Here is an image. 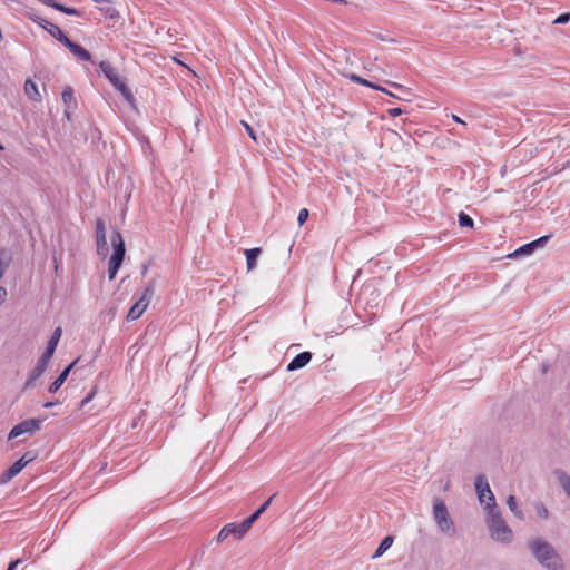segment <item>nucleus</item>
Masks as SVG:
<instances>
[{
    "mask_svg": "<svg viewBox=\"0 0 570 570\" xmlns=\"http://www.w3.org/2000/svg\"><path fill=\"white\" fill-rule=\"evenodd\" d=\"M57 404H58V401H49V402H46V403L43 404V407H45V409H50V407H52V406H55V405H57Z\"/></svg>",
    "mask_w": 570,
    "mask_h": 570,
    "instance_id": "nucleus-49",
    "label": "nucleus"
},
{
    "mask_svg": "<svg viewBox=\"0 0 570 570\" xmlns=\"http://www.w3.org/2000/svg\"><path fill=\"white\" fill-rule=\"evenodd\" d=\"M61 98H62V101L66 106H69V104L72 101L73 99V90L71 87H66L62 91V95H61Z\"/></svg>",
    "mask_w": 570,
    "mask_h": 570,
    "instance_id": "nucleus-30",
    "label": "nucleus"
},
{
    "mask_svg": "<svg viewBox=\"0 0 570 570\" xmlns=\"http://www.w3.org/2000/svg\"><path fill=\"white\" fill-rule=\"evenodd\" d=\"M366 83L367 85H364L365 87H370V88H373L375 90L385 92L386 95H389V96H391L393 98H396V99L407 100V98L399 97V96L394 95L393 92L389 91L387 89H385V88H383V87H381V86H379V85H376V83H374V82H372V81H370L367 79H366Z\"/></svg>",
    "mask_w": 570,
    "mask_h": 570,
    "instance_id": "nucleus-27",
    "label": "nucleus"
},
{
    "mask_svg": "<svg viewBox=\"0 0 570 570\" xmlns=\"http://www.w3.org/2000/svg\"><path fill=\"white\" fill-rule=\"evenodd\" d=\"M96 245L98 255L106 256L109 250L107 240L104 243V245L100 242H96Z\"/></svg>",
    "mask_w": 570,
    "mask_h": 570,
    "instance_id": "nucleus-36",
    "label": "nucleus"
},
{
    "mask_svg": "<svg viewBox=\"0 0 570 570\" xmlns=\"http://www.w3.org/2000/svg\"><path fill=\"white\" fill-rule=\"evenodd\" d=\"M0 150H3V146L0 144Z\"/></svg>",
    "mask_w": 570,
    "mask_h": 570,
    "instance_id": "nucleus-56",
    "label": "nucleus"
},
{
    "mask_svg": "<svg viewBox=\"0 0 570 570\" xmlns=\"http://www.w3.org/2000/svg\"><path fill=\"white\" fill-rule=\"evenodd\" d=\"M225 530H228V537L233 535L235 539H242L247 532V528H243L242 523H228L224 525Z\"/></svg>",
    "mask_w": 570,
    "mask_h": 570,
    "instance_id": "nucleus-18",
    "label": "nucleus"
},
{
    "mask_svg": "<svg viewBox=\"0 0 570 570\" xmlns=\"http://www.w3.org/2000/svg\"><path fill=\"white\" fill-rule=\"evenodd\" d=\"M459 224L461 227H471L472 228L474 222L468 214H465L464 212H460Z\"/></svg>",
    "mask_w": 570,
    "mask_h": 570,
    "instance_id": "nucleus-28",
    "label": "nucleus"
},
{
    "mask_svg": "<svg viewBox=\"0 0 570 570\" xmlns=\"http://www.w3.org/2000/svg\"><path fill=\"white\" fill-rule=\"evenodd\" d=\"M96 242H100L102 245L107 240L105 222L101 218L96 220Z\"/></svg>",
    "mask_w": 570,
    "mask_h": 570,
    "instance_id": "nucleus-24",
    "label": "nucleus"
},
{
    "mask_svg": "<svg viewBox=\"0 0 570 570\" xmlns=\"http://www.w3.org/2000/svg\"><path fill=\"white\" fill-rule=\"evenodd\" d=\"M227 538H228V530H225L223 527L222 530L219 531L218 535L216 537V542L220 543L224 540H226Z\"/></svg>",
    "mask_w": 570,
    "mask_h": 570,
    "instance_id": "nucleus-41",
    "label": "nucleus"
},
{
    "mask_svg": "<svg viewBox=\"0 0 570 570\" xmlns=\"http://www.w3.org/2000/svg\"><path fill=\"white\" fill-rule=\"evenodd\" d=\"M551 237V235H544L535 240L524 244L510 254L509 257L517 258L520 256L531 255L535 249L543 247Z\"/></svg>",
    "mask_w": 570,
    "mask_h": 570,
    "instance_id": "nucleus-8",
    "label": "nucleus"
},
{
    "mask_svg": "<svg viewBox=\"0 0 570 570\" xmlns=\"http://www.w3.org/2000/svg\"><path fill=\"white\" fill-rule=\"evenodd\" d=\"M57 345L58 344L53 343V341H48L46 350L42 354L46 356L52 357V355L55 354V351L57 348Z\"/></svg>",
    "mask_w": 570,
    "mask_h": 570,
    "instance_id": "nucleus-32",
    "label": "nucleus"
},
{
    "mask_svg": "<svg viewBox=\"0 0 570 570\" xmlns=\"http://www.w3.org/2000/svg\"><path fill=\"white\" fill-rule=\"evenodd\" d=\"M386 83L390 85L392 88L404 90V87L400 83L392 82V81H386Z\"/></svg>",
    "mask_w": 570,
    "mask_h": 570,
    "instance_id": "nucleus-48",
    "label": "nucleus"
},
{
    "mask_svg": "<svg viewBox=\"0 0 570 570\" xmlns=\"http://www.w3.org/2000/svg\"><path fill=\"white\" fill-rule=\"evenodd\" d=\"M433 518L442 533L448 537H453L455 534L456 529L454 522L450 517L446 504L440 498L433 499Z\"/></svg>",
    "mask_w": 570,
    "mask_h": 570,
    "instance_id": "nucleus-4",
    "label": "nucleus"
},
{
    "mask_svg": "<svg viewBox=\"0 0 570 570\" xmlns=\"http://www.w3.org/2000/svg\"><path fill=\"white\" fill-rule=\"evenodd\" d=\"M534 510H535V513L537 515L542 519V520H547L549 519V510L548 508L546 507V504L542 502V501H537L534 504Z\"/></svg>",
    "mask_w": 570,
    "mask_h": 570,
    "instance_id": "nucleus-25",
    "label": "nucleus"
},
{
    "mask_svg": "<svg viewBox=\"0 0 570 570\" xmlns=\"http://www.w3.org/2000/svg\"><path fill=\"white\" fill-rule=\"evenodd\" d=\"M528 547L534 559L548 570H566L561 556L554 547L543 539H534L528 542Z\"/></svg>",
    "mask_w": 570,
    "mask_h": 570,
    "instance_id": "nucleus-1",
    "label": "nucleus"
},
{
    "mask_svg": "<svg viewBox=\"0 0 570 570\" xmlns=\"http://www.w3.org/2000/svg\"><path fill=\"white\" fill-rule=\"evenodd\" d=\"M24 468L21 460H17L9 469L0 474V484H4L18 475Z\"/></svg>",
    "mask_w": 570,
    "mask_h": 570,
    "instance_id": "nucleus-14",
    "label": "nucleus"
},
{
    "mask_svg": "<svg viewBox=\"0 0 570 570\" xmlns=\"http://www.w3.org/2000/svg\"><path fill=\"white\" fill-rule=\"evenodd\" d=\"M66 48L70 50L79 60L81 61H90L91 53L86 50L82 46L77 42L71 41L69 38L63 43Z\"/></svg>",
    "mask_w": 570,
    "mask_h": 570,
    "instance_id": "nucleus-11",
    "label": "nucleus"
},
{
    "mask_svg": "<svg viewBox=\"0 0 570 570\" xmlns=\"http://www.w3.org/2000/svg\"><path fill=\"white\" fill-rule=\"evenodd\" d=\"M116 89L122 95V97L128 102H132L135 100L134 95H132L130 88L126 85V82L119 83V87Z\"/></svg>",
    "mask_w": 570,
    "mask_h": 570,
    "instance_id": "nucleus-26",
    "label": "nucleus"
},
{
    "mask_svg": "<svg viewBox=\"0 0 570 570\" xmlns=\"http://www.w3.org/2000/svg\"><path fill=\"white\" fill-rule=\"evenodd\" d=\"M570 21V12L561 13L559 17L556 18L553 23L556 24H564Z\"/></svg>",
    "mask_w": 570,
    "mask_h": 570,
    "instance_id": "nucleus-35",
    "label": "nucleus"
},
{
    "mask_svg": "<svg viewBox=\"0 0 570 570\" xmlns=\"http://www.w3.org/2000/svg\"><path fill=\"white\" fill-rule=\"evenodd\" d=\"M350 79H351L353 82L358 83V85H362V86L367 85V83H366V79H364V78H362V77H360V76H357V75H354V73H352V75L350 76Z\"/></svg>",
    "mask_w": 570,
    "mask_h": 570,
    "instance_id": "nucleus-42",
    "label": "nucleus"
},
{
    "mask_svg": "<svg viewBox=\"0 0 570 570\" xmlns=\"http://www.w3.org/2000/svg\"><path fill=\"white\" fill-rule=\"evenodd\" d=\"M114 253L108 262V278L112 281L122 265L126 254L125 240L119 230L115 229L110 237Z\"/></svg>",
    "mask_w": 570,
    "mask_h": 570,
    "instance_id": "nucleus-3",
    "label": "nucleus"
},
{
    "mask_svg": "<svg viewBox=\"0 0 570 570\" xmlns=\"http://www.w3.org/2000/svg\"><path fill=\"white\" fill-rule=\"evenodd\" d=\"M452 119L458 122V124H461L463 126H465V121H463L460 117H458L456 115H452Z\"/></svg>",
    "mask_w": 570,
    "mask_h": 570,
    "instance_id": "nucleus-50",
    "label": "nucleus"
},
{
    "mask_svg": "<svg viewBox=\"0 0 570 570\" xmlns=\"http://www.w3.org/2000/svg\"><path fill=\"white\" fill-rule=\"evenodd\" d=\"M154 292L155 282L150 281L145 287L142 296L128 311V314L126 316L128 321H135L141 316V314L146 311L147 306L149 305Z\"/></svg>",
    "mask_w": 570,
    "mask_h": 570,
    "instance_id": "nucleus-5",
    "label": "nucleus"
},
{
    "mask_svg": "<svg viewBox=\"0 0 570 570\" xmlns=\"http://www.w3.org/2000/svg\"><path fill=\"white\" fill-rule=\"evenodd\" d=\"M65 116L67 117V119H69V120H70V112H69V110H68V109H66V110H65Z\"/></svg>",
    "mask_w": 570,
    "mask_h": 570,
    "instance_id": "nucleus-53",
    "label": "nucleus"
},
{
    "mask_svg": "<svg viewBox=\"0 0 570 570\" xmlns=\"http://www.w3.org/2000/svg\"><path fill=\"white\" fill-rule=\"evenodd\" d=\"M308 216H309L308 209H306V208L301 209L298 213V216H297L298 225L299 226L304 225V223L307 220Z\"/></svg>",
    "mask_w": 570,
    "mask_h": 570,
    "instance_id": "nucleus-34",
    "label": "nucleus"
},
{
    "mask_svg": "<svg viewBox=\"0 0 570 570\" xmlns=\"http://www.w3.org/2000/svg\"><path fill=\"white\" fill-rule=\"evenodd\" d=\"M553 474L557 478V480H558L560 487L562 488V490L570 498V475L566 471H563L561 469H556L553 471Z\"/></svg>",
    "mask_w": 570,
    "mask_h": 570,
    "instance_id": "nucleus-16",
    "label": "nucleus"
},
{
    "mask_svg": "<svg viewBox=\"0 0 570 570\" xmlns=\"http://www.w3.org/2000/svg\"><path fill=\"white\" fill-rule=\"evenodd\" d=\"M38 1L47 7L53 8L56 10L63 12L66 14H69V16H77V17L82 16V12L80 10H78L73 7H67V6L58 2L57 0H38Z\"/></svg>",
    "mask_w": 570,
    "mask_h": 570,
    "instance_id": "nucleus-12",
    "label": "nucleus"
},
{
    "mask_svg": "<svg viewBox=\"0 0 570 570\" xmlns=\"http://www.w3.org/2000/svg\"><path fill=\"white\" fill-rule=\"evenodd\" d=\"M507 504L515 518H518L519 520L524 519L523 511L519 508L517 498L514 495L511 494L508 497Z\"/></svg>",
    "mask_w": 570,
    "mask_h": 570,
    "instance_id": "nucleus-22",
    "label": "nucleus"
},
{
    "mask_svg": "<svg viewBox=\"0 0 570 570\" xmlns=\"http://www.w3.org/2000/svg\"><path fill=\"white\" fill-rule=\"evenodd\" d=\"M35 22H37L40 27H42L45 29V27H48V23H50L49 21H47L46 19L43 18H40V17H36L32 19Z\"/></svg>",
    "mask_w": 570,
    "mask_h": 570,
    "instance_id": "nucleus-44",
    "label": "nucleus"
},
{
    "mask_svg": "<svg viewBox=\"0 0 570 570\" xmlns=\"http://www.w3.org/2000/svg\"><path fill=\"white\" fill-rule=\"evenodd\" d=\"M78 361L79 358H76L62 370V372L57 376V379L50 384L48 389L50 393H56L61 387V385L66 382L70 371L73 368Z\"/></svg>",
    "mask_w": 570,
    "mask_h": 570,
    "instance_id": "nucleus-13",
    "label": "nucleus"
},
{
    "mask_svg": "<svg viewBox=\"0 0 570 570\" xmlns=\"http://www.w3.org/2000/svg\"><path fill=\"white\" fill-rule=\"evenodd\" d=\"M61 334H62L61 327L55 328L49 341H53V343L58 344L60 341Z\"/></svg>",
    "mask_w": 570,
    "mask_h": 570,
    "instance_id": "nucleus-38",
    "label": "nucleus"
},
{
    "mask_svg": "<svg viewBox=\"0 0 570 570\" xmlns=\"http://www.w3.org/2000/svg\"><path fill=\"white\" fill-rule=\"evenodd\" d=\"M24 94L32 101L41 100V95L38 90V87L31 79H27L24 82Z\"/></svg>",
    "mask_w": 570,
    "mask_h": 570,
    "instance_id": "nucleus-17",
    "label": "nucleus"
},
{
    "mask_svg": "<svg viewBox=\"0 0 570 570\" xmlns=\"http://www.w3.org/2000/svg\"><path fill=\"white\" fill-rule=\"evenodd\" d=\"M92 1L100 4L98 7V9L106 18L117 19L119 17L118 10L111 6L110 0H92Z\"/></svg>",
    "mask_w": 570,
    "mask_h": 570,
    "instance_id": "nucleus-15",
    "label": "nucleus"
},
{
    "mask_svg": "<svg viewBox=\"0 0 570 570\" xmlns=\"http://www.w3.org/2000/svg\"><path fill=\"white\" fill-rule=\"evenodd\" d=\"M50 360H51V357L41 354V356L38 358L36 365L39 366L40 368H42L43 371H46Z\"/></svg>",
    "mask_w": 570,
    "mask_h": 570,
    "instance_id": "nucleus-33",
    "label": "nucleus"
},
{
    "mask_svg": "<svg viewBox=\"0 0 570 570\" xmlns=\"http://www.w3.org/2000/svg\"><path fill=\"white\" fill-rule=\"evenodd\" d=\"M262 514L258 513V511L256 510L255 512H253L248 518H246L244 521H243V528H247V530H249L252 528V525L258 520V518L261 517Z\"/></svg>",
    "mask_w": 570,
    "mask_h": 570,
    "instance_id": "nucleus-29",
    "label": "nucleus"
},
{
    "mask_svg": "<svg viewBox=\"0 0 570 570\" xmlns=\"http://www.w3.org/2000/svg\"><path fill=\"white\" fill-rule=\"evenodd\" d=\"M146 272H147V266H144L142 274H145Z\"/></svg>",
    "mask_w": 570,
    "mask_h": 570,
    "instance_id": "nucleus-55",
    "label": "nucleus"
},
{
    "mask_svg": "<svg viewBox=\"0 0 570 570\" xmlns=\"http://www.w3.org/2000/svg\"><path fill=\"white\" fill-rule=\"evenodd\" d=\"M22 562L21 559H16L13 561H11L7 568V570H16V568L18 567V564H20Z\"/></svg>",
    "mask_w": 570,
    "mask_h": 570,
    "instance_id": "nucleus-47",
    "label": "nucleus"
},
{
    "mask_svg": "<svg viewBox=\"0 0 570 570\" xmlns=\"http://www.w3.org/2000/svg\"><path fill=\"white\" fill-rule=\"evenodd\" d=\"M99 68L104 76L109 80V82L115 87L118 88L119 83H124L125 81L121 79V77L118 75L117 70L111 66L110 62L104 60L99 63Z\"/></svg>",
    "mask_w": 570,
    "mask_h": 570,
    "instance_id": "nucleus-9",
    "label": "nucleus"
},
{
    "mask_svg": "<svg viewBox=\"0 0 570 570\" xmlns=\"http://www.w3.org/2000/svg\"><path fill=\"white\" fill-rule=\"evenodd\" d=\"M3 274H4L3 269L0 268V279L2 278Z\"/></svg>",
    "mask_w": 570,
    "mask_h": 570,
    "instance_id": "nucleus-54",
    "label": "nucleus"
},
{
    "mask_svg": "<svg viewBox=\"0 0 570 570\" xmlns=\"http://www.w3.org/2000/svg\"><path fill=\"white\" fill-rule=\"evenodd\" d=\"M7 266H8V263H4L3 259L0 257V268H2L4 271Z\"/></svg>",
    "mask_w": 570,
    "mask_h": 570,
    "instance_id": "nucleus-52",
    "label": "nucleus"
},
{
    "mask_svg": "<svg viewBox=\"0 0 570 570\" xmlns=\"http://www.w3.org/2000/svg\"><path fill=\"white\" fill-rule=\"evenodd\" d=\"M484 510L487 511L485 523L490 537L498 542L510 543L513 539V532L502 518L497 502L487 503Z\"/></svg>",
    "mask_w": 570,
    "mask_h": 570,
    "instance_id": "nucleus-2",
    "label": "nucleus"
},
{
    "mask_svg": "<svg viewBox=\"0 0 570 570\" xmlns=\"http://www.w3.org/2000/svg\"><path fill=\"white\" fill-rule=\"evenodd\" d=\"M276 494H273L271 495L258 509V513L263 514L267 508L269 507L271 502L273 501V499L275 498Z\"/></svg>",
    "mask_w": 570,
    "mask_h": 570,
    "instance_id": "nucleus-40",
    "label": "nucleus"
},
{
    "mask_svg": "<svg viewBox=\"0 0 570 570\" xmlns=\"http://www.w3.org/2000/svg\"><path fill=\"white\" fill-rule=\"evenodd\" d=\"M548 371H549V365H548L547 363H543V364L541 365V372H542V374L548 373Z\"/></svg>",
    "mask_w": 570,
    "mask_h": 570,
    "instance_id": "nucleus-51",
    "label": "nucleus"
},
{
    "mask_svg": "<svg viewBox=\"0 0 570 570\" xmlns=\"http://www.w3.org/2000/svg\"><path fill=\"white\" fill-rule=\"evenodd\" d=\"M8 292L6 287L0 286V305L6 301Z\"/></svg>",
    "mask_w": 570,
    "mask_h": 570,
    "instance_id": "nucleus-46",
    "label": "nucleus"
},
{
    "mask_svg": "<svg viewBox=\"0 0 570 570\" xmlns=\"http://www.w3.org/2000/svg\"><path fill=\"white\" fill-rule=\"evenodd\" d=\"M474 488L478 494V499L481 504L495 502L494 494L492 493L489 482L484 474H479L475 478Z\"/></svg>",
    "mask_w": 570,
    "mask_h": 570,
    "instance_id": "nucleus-7",
    "label": "nucleus"
},
{
    "mask_svg": "<svg viewBox=\"0 0 570 570\" xmlns=\"http://www.w3.org/2000/svg\"><path fill=\"white\" fill-rule=\"evenodd\" d=\"M262 249L259 247L250 248L245 250L247 269L252 271L256 266L257 257L261 255Z\"/></svg>",
    "mask_w": 570,
    "mask_h": 570,
    "instance_id": "nucleus-19",
    "label": "nucleus"
},
{
    "mask_svg": "<svg viewBox=\"0 0 570 570\" xmlns=\"http://www.w3.org/2000/svg\"><path fill=\"white\" fill-rule=\"evenodd\" d=\"M45 30L55 39H57L62 45L66 42L68 37L61 31V29L55 23H48V27H45Z\"/></svg>",
    "mask_w": 570,
    "mask_h": 570,
    "instance_id": "nucleus-20",
    "label": "nucleus"
},
{
    "mask_svg": "<svg viewBox=\"0 0 570 570\" xmlns=\"http://www.w3.org/2000/svg\"><path fill=\"white\" fill-rule=\"evenodd\" d=\"M242 125L244 126V128L246 129L247 134L249 135V137L254 140V141H257V137H256V134L253 129V127H250L246 121H242Z\"/></svg>",
    "mask_w": 570,
    "mask_h": 570,
    "instance_id": "nucleus-39",
    "label": "nucleus"
},
{
    "mask_svg": "<svg viewBox=\"0 0 570 570\" xmlns=\"http://www.w3.org/2000/svg\"><path fill=\"white\" fill-rule=\"evenodd\" d=\"M37 458L36 451H27L19 460L23 463L24 466L32 462Z\"/></svg>",
    "mask_w": 570,
    "mask_h": 570,
    "instance_id": "nucleus-31",
    "label": "nucleus"
},
{
    "mask_svg": "<svg viewBox=\"0 0 570 570\" xmlns=\"http://www.w3.org/2000/svg\"><path fill=\"white\" fill-rule=\"evenodd\" d=\"M35 22H37L40 27H42L45 29V27H48V23H50L49 21H47L46 19L43 18H40V17H36L32 19Z\"/></svg>",
    "mask_w": 570,
    "mask_h": 570,
    "instance_id": "nucleus-45",
    "label": "nucleus"
},
{
    "mask_svg": "<svg viewBox=\"0 0 570 570\" xmlns=\"http://www.w3.org/2000/svg\"><path fill=\"white\" fill-rule=\"evenodd\" d=\"M387 114L391 116V117H397V116H401L404 114V110L396 107V108H390L387 110Z\"/></svg>",
    "mask_w": 570,
    "mask_h": 570,
    "instance_id": "nucleus-43",
    "label": "nucleus"
},
{
    "mask_svg": "<svg viewBox=\"0 0 570 570\" xmlns=\"http://www.w3.org/2000/svg\"><path fill=\"white\" fill-rule=\"evenodd\" d=\"M46 419V416L32 417L18 423L9 432L8 440L16 439L24 433L33 434L40 429L41 423Z\"/></svg>",
    "mask_w": 570,
    "mask_h": 570,
    "instance_id": "nucleus-6",
    "label": "nucleus"
},
{
    "mask_svg": "<svg viewBox=\"0 0 570 570\" xmlns=\"http://www.w3.org/2000/svg\"><path fill=\"white\" fill-rule=\"evenodd\" d=\"M313 354L308 351L298 353L287 365L288 372H294L305 367L312 360Z\"/></svg>",
    "mask_w": 570,
    "mask_h": 570,
    "instance_id": "nucleus-10",
    "label": "nucleus"
},
{
    "mask_svg": "<svg viewBox=\"0 0 570 570\" xmlns=\"http://www.w3.org/2000/svg\"><path fill=\"white\" fill-rule=\"evenodd\" d=\"M394 542V537L393 535H386L380 543V546L377 547V549L375 550L374 554L372 556L373 559H376V558H380L381 556H383V553L390 549V547L393 544Z\"/></svg>",
    "mask_w": 570,
    "mask_h": 570,
    "instance_id": "nucleus-21",
    "label": "nucleus"
},
{
    "mask_svg": "<svg viewBox=\"0 0 570 570\" xmlns=\"http://www.w3.org/2000/svg\"><path fill=\"white\" fill-rule=\"evenodd\" d=\"M96 392H97V387L94 386L91 389V391L80 402V407H83L87 403H89L94 399Z\"/></svg>",
    "mask_w": 570,
    "mask_h": 570,
    "instance_id": "nucleus-37",
    "label": "nucleus"
},
{
    "mask_svg": "<svg viewBox=\"0 0 570 570\" xmlns=\"http://www.w3.org/2000/svg\"><path fill=\"white\" fill-rule=\"evenodd\" d=\"M43 373L45 371L36 365L30 372L29 377L24 382L23 390L32 387L35 381H37Z\"/></svg>",
    "mask_w": 570,
    "mask_h": 570,
    "instance_id": "nucleus-23",
    "label": "nucleus"
}]
</instances>
